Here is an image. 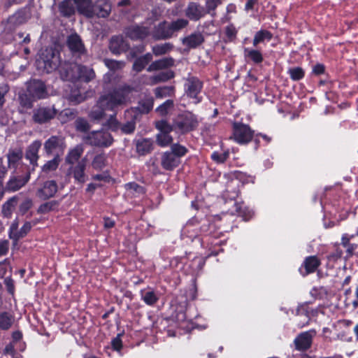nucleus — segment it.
<instances>
[{"label": "nucleus", "instance_id": "obj_13", "mask_svg": "<svg viewBox=\"0 0 358 358\" xmlns=\"http://www.w3.org/2000/svg\"><path fill=\"white\" fill-rule=\"evenodd\" d=\"M86 165L87 159L83 158L77 164L70 166L68 169V175L73 176L76 182L83 184L87 178L85 173Z\"/></svg>", "mask_w": 358, "mask_h": 358}, {"label": "nucleus", "instance_id": "obj_55", "mask_svg": "<svg viewBox=\"0 0 358 358\" xmlns=\"http://www.w3.org/2000/svg\"><path fill=\"white\" fill-rule=\"evenodd\" d=\"M228 156V152L218 153L215 152L212 154L211 157L215 162L217 163H223L227 160Z\"/></svg>", "mask_w": 358, "mask_h": 358}, {"label": "nucleus", "instance_id": "obj_23", "mask_svg": "<svg viewBox=\"0 0 358 358\" xmlns=\"http://www.w3.org/2000/svg\"><path fill=\"white\" fill-rule=\"evenodd\" d=\"M169 23L163 21L155 26L152 33V37L155 40H164L171 38V31Z\"/></svg>", "mask_w": 358, "mask_h": 358}, {"label": "nucleus", "instance_id": "obj_36", "mask_svg": "<svg viewBox=\"0 0 358 358\" xmlns=\"http://www.w3.org/2000/svg\"><path fill=\"white\" fill-rule=\"evenodd\" d=\"M189 24V22L186 19L180 18L175 21L169 23V29L171 31V37L176 32H178L182 29L185 28Z\"/></svg>", "mask_w": 358, "mask_h": 358}, {"label": "nucleus", "instance_id": "obj_48", "mask_svg": "<svg viewBox=\"0 0 358 358\" xmlns=\"http://www.w3.org/2000/svg\"><path fill=\"white\" fill-rule=\"evenodd\" d=\"M173 100L169 99L166 101L164 103L161 104L159 106H158L156 108V111L160 115H166L169 111L173 108Z\"/></svg>", "mask_w": 358, "mask_h": 358}, {"label": "nucleus", "instance_id": "obj_30", "mask_svg": "<svg viewBox=\"0 0 358 358\" xmlns=\"http://www.w3.org/2000/svg\"><path fill=\"white\" fill-rule=\"evenodd\" d=\"M174 64L175 60L172 57H164L152 62L148 67L147 71L151 72L164 69L174 66Z\"/></svg>", "mask_w": 358, "mask_h": 358}, {"label": "nucleus", "instance_id": "obj_64", "mask_svg": "<svg viewBox=\"0 0 358 358\" xmlns=\"http://www.w3.org/2000/svg\"><path fill=\"white\" fill-rule=\"evenodd\" d=\"M324 71V66L320 64H316L313 69V72L315 75H320V74L323 73Z\"/></svg>", "mask_w": 358, "mask_h": 358}, {"label": "nucleus", "instance_id": "obj_50", "mask_svg": "<svg viewBox=\"0 0 358 358\" xmlns=\"http://www.w3.org/2000/svg\"><path fill=\"white\" fill-rule=\"evenodd\" d=\"M18 198L15 196L8 199L3 205V212L4 215H8L10 214L12 209L15 207V206L17 203Z\"/></svg>", "mask_w": 358, "mask_h": 358}, {"label": "nucleus", "instance_id": "obj_54", "mask_svg": "<svg viewBox=\"0 0 358 358\" xmlns=\"http://www.w3.org/2000/svg\"><path fill=\"white\" fill-rule=\"evenodd\" d=\"M76 128L80 131H87L90 129V126L87 120L83 118H78L76 121Z\"/></svg>", "mask_w": 358, "mask_h": 358}, {"label": "nucleus", "instance_id": "obj_47", "mask_svg": "<svg viewBox=\"0 0 358 358\" xmlns=\"http://www.w3.org/2000/svg\"><path fill=\"white\" fill-rule=\"evenodd\" d=\"M141 297L143 301L150 306L155 304L158 300L157 296L152 291L141 292Z\"/></svg>", "mask_w": 358, "mask_h": 358}, {"label": "nucleus", "instance_id": "obj_21", "mask_svg": "<svg viewBox=\"0 0 358 358\" xmlns=\"http://www.w3.org/2000/svg\"><path fill=\"white\" fill-rule=\"evenodd\" d=\"M129 44L122 36H113L109 43L110 50L115 55L125 52L129 49Z\"/></svg>", "mask_w": 358, "mask_h": 358}, {"label": "nucleus", "instance_id": "obj_22", "mask_svg": "<svg viewBox=\"0 0 358 358\" xmlns=\"http://www.w3.org/2000/svg\"><path fill=\"white\" fill-rule=\"evenodd\" d=\"M321 262L317 256H309L305 258L301 266V272L303 275L314 273L320 266Z\"/></svg>", "mask_w": 358, "mask_h": 358}, {"label": "nucleus", "instance_id": "obj_49", "mask_svg": "<svg viewBox=\"0 0 358 358\" xmlns=\"http://www.w3.org/2000/svg\"><path fill=\"white\" fill-rule=\"evenodd\" d=\"M288 73L292 80H299L304 77V71L301 67H294L288 70Z\"/></svg>", "mask_w": 358, "mask_h": 358}, {"label": "nucleus", "instance_id": "obj_39", "mask_svg": "<svg viewBox=\"0 0 358 358\" xmlns=\"http://www.w3.org/2000/svg\"><path fill=\"white\" fill-rule=\"evenodd\" d=\"M272 34L267 30H260L257 31L253 38V45L256 47L259 43L264 40L270 41L272 38Z\"/></svg>", "mask_w": 358, "mask_h": 358}, {"label": "nucleus", "instance_id": "obj_11", "mask_svg": "<svg viewBox=\"0 0 358 358\" xmlns=\"http://www.w3.org/2000/svg\"><path fill=\"white\" fill-rule=\"evenodd\" d=\"M57 114L54 106H39L33 110L32 120L37 124H45L52 120Z\"/></svg>", "mask_w": 358, "mask_h": 358}, {"label": "nucleus", "instance_id": "obj_32", "mask_svg": "<svg viewBox=\"0 0 358 358\" xmlns=\"http://www.w3.org/2000/svg\"><path fill=\"white\" fill-rule=\"evenodd\" d=\"M73 0H64L59 4V10L61 14L64 17H70L76 12Z\"/></svg>", "mask_w": 358, "mask_h": 358}, {"label": "nucleus", "instance_id": "obj_17", "mask_svg": "<svg viewBox=\"0 0 358 358\" xmlns=\"http://www.w3.org/2000/svg\"><path fill=\"white\" fill-rule=\"evenodd\" d=\"M315 334V330L304 331L299 334L294 341L296 349L299 351H305L309 349L312 344L313 338Z\"/></svg>", "mask_w": 358, "mask_h": 358}, {"label": "nucleus", "instance_id": "obj_59", "mask_svg": "<svg viewBox=\"0 0 358 358\" xmlns=\"http://www.w3.org/2000/svg\"><path fill=\"white\" fill-rule=\"evenodd\" d=\"M121 335V334H118L111 341L112 347L115 350L119 351L122 347V342L120 338Z\"/></svg>", "mask_w": 358, "mask_h": 358}, {"label": "nucleus", "instance_id": "obj_26", "mask_svg": "<svg viewBox=\"0 0 358 358\" xmlns=\"http://www.w3.org/2000/svg\"><path fill=\"white\" fill-rule=\"evenodd\" d=\"M83 152L84 148L81 144L76 145L75 147L70 148L65 157V163L70 166L74 165L76 162L78 163Z\"/></svg>", "mask_w": 358, "mask_h": 358}, {"label": "nucleus", "instance_id": "obj_46", "mask_svg": "<svg viewBox=\"0 0 358 358\" xmlns=\"http://www.w3.org/2000/svg\"><path fill=\"white\" fill-rule=\"evenodd\" d=\"M57 206L58 203L55 201H48L41 204L38 207L37 212L38 213L45 214L54 210L56 207H57Z\"/></svg>", "mask_w": 358, "mask_h": 358}, {"label": "nucleus", "instance_id": "obj_62", "mask_svg": "<svg viewBox=\"0 0 358 358\" xmlns=\"http://www.w3.org/2000/svg\"><path fill=\"white\" fill-rule=\"evenodd\" d=\"M221 3V0H207L206 1V8L208 11L210 12L211 10H215L217 6Z\"/></svg>", "mask_w": 358, "mask_h": 358}, {"label": "nucleus", "instance_id": "obj_35", "mask_svg": "<svg viewBox=\"0 0 358 358\" xmlns=\"http://www.w3.org/2000/svg\"><path fill=\"white\" fill-rule=\"evenodd\" d=\"M61 162L60 154L57 153L55 155L53 159L48 161L43 166L42 171L44 173H50L55 171Z\"/></svg>", "mask_w": 358, "mask_h": 358}, {"label": "nucleus", "instance_id": "obj_15", "mask_svg": "<svg viewBox=\"0 0 358 358\" xmlns=\"http://www.w3.org/2000/svg\"><path fill=\"white\" fill-rule=\"evenodd\" d=\"M124 34L131 40H143L150 34V30L143 25L133 24L126 27Z\"/></svg>", "mask_w": 358, "mask_h": 358}, {"label": "nucleus", "instance_id": "obj_4", "mask_svg": "<svg viewBox=\"0 0 358 358\" xmlns=\"http://www.w3.org/2000/svg\"><path fill=\"white\" fill-rule=\"evenodd\" d=\"M187 152V149L178 143L173 144L170 150L166 151L161 156V166L166 171H172L181 162V157Z\"/></svg>", "mask_w": 358, "mask_h": 358}, {"label": "nucleus", "instance_id": "obj_45", "mask_svg": "<svg viewBox=\"0 0 358 358\" xmlns=\"http://www.w3.org/2000/svg\"><path fill=\"white\" fill-rule=\"evenodd\" d=\"M105 65L112 71H117L123 69L125 62L123 61H117L114 59H106L104 60Z\"/></svg>", "mask_w": 358, "mask_h": 358}, {"label": "nucleus", "instance_id": "obj_37", "mask_svg": "<svg viewBox=\"0 0 358 358\" xmlns=\"http://www.w3.org/2000/svg\"><path fill=\"white\" fill-rule=\"evenodd\" d=\"M14 322L13 317L7 312L0 313V329L3 330L9 329Z\"/></svg>", "mask_w": 358, "mask_h": 358}, {"label": "nucleus", "instance_id": "obj_3", "mask_svg": "<svg viewBox=\"0 0 358 358\" xmlns=\"http://www.w3.org/2000/svg\"><path fill=\"white\" fill-rule=\"evenodd\" d=\"M59 52L53 47L41 49L36 60V66L42 73H50L61 66Z\"/></svg>", "mask_w": 358, "mask_h": 358}, {"label": "nucleus", "instance_id": "obj_5", "mask_svg": "<svg viewBox=\"0 0 358 358\" xmlns=\"http://www.w3.org/2000/svg\"><path fill=\"white\" fill-rule=\"evenodd\" d=\"M202 89L203 82L199 78L189 75L185 78V92L186 95L193 100L194 103L201 102Z\"/></svg>", "mask_w": 358, "mask_h": 358}, {"label": "nucleus", "instance_id": "obj_60", "mask_svg": "<svg viewBox=\"0 0 358 358\" xmlns=\"http://www.w3.org/2000/svg\"><path fill=\"white\" fill-rule=\"evenodd\" d=\"M9 250V242L8 240H0V257L6 255Z\"/></svg>", "mask_w": 358, "mask_h": 358}, {"label": "nucleus", "instance_id": "obj_56", "mask_svg": "<svg viewBox=\"0 0 358 358\" xmlns=\"http://www.w3.org/2000/svg\"><path fill=\"white\" fill-rule=\"evenodd\" d=\"M9 87L6 84L0 85V108H2L5 103V95L8 92Z\"/></svg>", "mask_w": 358, "mask_h": 358}, {"label": "nucleus", "instance_id": "obj_7", "mask_svg": "<svg viewBox=\"0 0 358 358\" xmlns=\"http://www.w3.org/2000/svg\"><path fill=\"white\" fill-rule=\"evenodd\" d=\"M155 127L159 131L156 136V142L161 147H166L171 144L173 138L170 135L174 128L167 121L162 120L155 122Z\"/></svg>", "mask_w": 358, "mask_h": 358}, {"label": "nucleus", "instance_id": "obj_27", "mask_svg": "<svg viewBox=\"0 0 358 358\" xmlns=\"http://www.w3.org/2000/svg\"><path fill=\"white\" fill-rule=\"evenodd\" d=\"M204 41V37L200 32H194L182 39V45L188 48H196Z\"/></svg>", "mask_w": 358, "mask_h": 358}, {"label": "nucleus", "instance_id": "obj_16", "mask_svg": "<svg viewBox=\"0 0 358 358\" xmlns=\"http://www.w3.org/2000/svg\"><path fill=\"white\" fill-rule=\"evenodd\" d=\"M125 122L120 126V129L123 134H133L136 129V122L139 117L135 109H127L124 112Z\"/></svg>", "mask_w": 358, "mask_h": 358}, {"label": "nucleus", "instance_id": "obj_63", "mask_svg": "<svg viewBox=\"0 0 358 358\" xmlns=\"http://www.w3.org/2000/svg\"><path fill=\"white\" fill-rule=\"evenodd\" d=\"M76 115V112L71 109H65L61 113L62 117H66L68 120L73 119Z\"/></svg>", "mask_w": 358, "mask_h": 358}, {"label": "nucleus", "instance_id": "obj_8", "mask_svg": "<svg viewBox=\"0 0 358 358\" xmlns=\"http://www.w3.org/2000/svg\"><path fill=\"white\" fill-rule=\"evenodd\" d=\"M87 140L90 145L97 147H108L113 142L110 133L106 130L94 131L90 133Z\"/></svg>", "mask_w": 358, "mask_h": 358}, {"label": "nucleus", "instance_id": "obj_43", "mask_svg": "<svg viewBox=\"0 0 358 358\" xmlns=\"http://www.w3.org/2000/svg\"><path fill=\"white\" fill-rule=\"evenodd\" d=\"M27 16L24 11H19L8 18V22L13 25H19L27 20Z\"/></svg>", "mask_w": 358, "mask_h": 358}, {"label": "nucleus", "instance_id": "obj_10", "mask_svg": "<svg viewBox=\"0 0 358 358\" xmlns=\"http://www.w3.org/2000/svg\"><path fill=\"white\" fill-rule=\"evenodd\" d=\"M66 43L73 57L80 58L82 56L86 55L87 50L85 45L78 34L73 33L68 36Z\"/></svg>", "mask_w": 358, "mask_h": 358}, {"label": "nucleus", "instance_id": "obj_57", "mask_svg": "<svg viewBox=\"0 0 358 358\" xmlns=\"http://www.w3.org/2000/svg\"><path fill=\"white\" fill-rule=\"evenodd\" d=\"M32 206V201L30 199H25L20 206L19 210L22 214L26 213Z\"/></svg>", "mask_w": 358, "mask_h": 358}, {"label": "nucleus", "instance_id": "obj_9", "mask_svg": "<svg viewBox=\"0 0 358 358\" xmlns=\"http://www.w3.org/2000/svg\"><path fill=\"white\" fill-rule=\"evenodd\" d=\"M66 147L65 138L62 136H52L44 143V150L47 156L57 153L61 155Z\"/></svg>", "mask_w": 358, "mask_h": 358}, {"label": "nucleus", "instance_id": "obj_20", "mask_svg": "<svg viewBox=\"0 0 358 358\" xmlns=\"http://www.w3.org/2000/svg\"><path fill=\"white\" fill-rule=\"evenodd\" d=\"M111 12V4L109 0H96L93 3L92 13L93 17H107Z\"/></svg>", "mask_w": 358, "mask_h": 358}, {"label": "nucleus", "instance_id": "obj_12", "mask_svg": "<svg viewBox=\"0 0 358 358\" xmlns=\"http://www.w3.org/2000/svg\"><path fill=\"white\" fill-rule=\"evenodd\" d=\"M233 137L237 143L245 144L252 140L253 131L249 126L242 123L235 122L233 125Z\"/></svg>", "mask_w": 358, "mask_h": 358}, {"label": "nucleus", "instance_id": "obj_19", "mask_svg": "<svg viewBox=\"0 0 358 358\" xmlns=\"http://www.w3.org/2000/svg\"><path fill=\"white\" fill-rule=\"evenodd\" d=\"M29 178V173L21 176H11L6 184L5 191L8 192H14L20 189L28 182Z\"/></svg>", "mask_w": 358, "mask_h": 358}, {"label": "nucleus", "instance_id": "obj_44", "mask_svg": "<svg viewBox=\"0 0 358 358\" xmlns=\"http://www.w3.org/2000/svg\"><path fill=\"white\" fill-rule=\"evenodd\" d=\"M85 99L86 96L78 90H72L68 97L69 101L74 105L84 101Z\"/></svg>", "mask_w": 358, "mask_h": 358}, {"label": "nucleus", "instance_id": "obj_58", "mask_svg": "<svg viewBox=\"0 0 358 358\" xmlns=\"http://www.w3.org/2000/svg\"><path fill=\"white\" fill-rule=\"evenodd\" d=\"M4 284L6 287L7 291L12 295L15 292L14 280L10 277H7L4 280Z\"/></svg>", "mask_w": 358, "mask_h": 358}, {"label": "nucleus", "instance_id": "obj_61", "mask_svg": "<svg viewBox=\"0 0 358 358\" xmlns=\"http://www.w3.org/2000/svg\"><path fill=\"white\" fill-rule=\"evenodd\" d=\"M128 190L134 191L138 193H143V188L135 182H131L126 185Z\"/></svg>", "mask_w": 358, "mask_h": 358}, {"label": "nucleus", "instance_id": "obj_34", "mask_svg": "<svg viewBox=\"0 0 358 358\" xmlns=\"http://www.w3.org/2000/svg\"><path fill=\"white\" fill-rule=\"evenodd\" d=\"M173 49V45L171 43L157 44L152 48L153 54L158 57L170 52Z\"/></svg>", "mask_w": 358, "mask_h": 358}, {"label": "nucleus", "instance_id": "obj_18", "mask_svg": "<svg viewBox=\"0 0 358 358\" xmlns=\"http://www.w3.org/2000/svg\"><path fill=\"white\" fill-rule=\"evenodd\" d=\"M57 192V182L55 180H47L37 189L36 195L41 200H46L54 196Z\"/></svg>", "mask_w": 358, "mask_h": 358}, {"label": "nucleus", "instance_id": "obj_31", "mask_svg": "<svg viewBox=\"0 0 358 358\" xmlns=\"http://www.w3.org/2000/svg\"><path fill=\"white\" fill-rule=\"evenodd\" d=\"M136 152L141 155L148 154L152 150V142L150 139L143 138L136 143Z\"/></svg>", "mask_w": 358, "mask_h": 358}, {"label": "nucleus", "instance_id": "obj_51", "mask_svg": "<svg viewBox=\"0 0 358 358\" xmlns=\"http://www.w3.org/2000/svg\"><path fill=\"white\" fill-rule=\"evenodd\" d=\"M106 156L104 154H99L94 157L92 166L95 169H101L105 166Z\"/></svg>", "mask_w": 358, "mask_h": 358}, {"label": "nucleus", "instance_id": "obj_52", "mask_svg": "<svg viewBox=\"0 0 358 358\" xmlns=\"http://www.w3.org/2000/svg\"><path fill=\"white\" fill-rule=\"evenodd\" d=\"M173 90V88L172 87H157L155 90V94L157 98H163L170 96Z\"/></svg>", "mask_w": 358, "mask_h": 358}, {"label": "nucleus", "instance_id": "obj_33", "mask_svg": "<svg viewBox=\"0 0 358 358\" xmlns=\"http://www.w3.org/2000/svg\"><path fill=\"white\" fill-rule=\"evenodd\" d=\"M152 55L151 53H147L141 57H138L133 64V70L136 72L141 71L145 66L151 62Z\"/></svg>", "mask_w": 358, "mask_h": 358}, {"label": "nucleus", "instance_id": "obj_38", "mask_svg": "<svg viewBox=\"0 0 358 358\" xmlns=\"http://www.w3.org/2000/svg\"><path fill=\"white\" fill-rule=\"evenodd\" d=\"M244 55L256 64H259L263 61L262 53L257 50L245 48Z\"/></svg>", "mask_w": 358, "mask_h": 358}, {"label": "nucleus", "instance_id": "obj_41", "mask_svg": "<svg viewBox=\"0 0 358 358\" xmlns=\"http://www.w3.org/2000/svg\"><path fill=\"white\" fill-rule=\"evenodd\" d=\"M22 152L19 150H10L7 155L9 166H15V164L22 159Z\"/></svg>", "mask_w": 358, "mask_h": 358}, {"label": "nucleus", "instance_id": "obj_2", "mask_svg": "<svg viewBox=\"0 0 358 358\" xmlns=\"http://www.w3.org/2000/svg\"><path fill=\"white\" fill-rule=\"evenodd\" d=\"M59 72L62 79L71 82L83 80L85 83H89L96 76L92 68L76 63H65L61 66Z\"/></svg>", "mask_w": 358, "mask_h": 358}, {"label": "nucleus", "instance_id": "obj_28", "mask_svg": "<svg viewBox=\"0 0 358 358\" xmlns=\"http://www.w3.org/2000/svg\"><path fill=\"white\" fill-rule=\"evenodd\" d=\"M78 12L87 17H93V3L91 0H73Z\"/></svg>", "mask_w": 358, "mask_h": 358}, {"label": "nucleus", "instance_id": "obj_24", "mask_svg": "<svg viewBox=\"0 0 358 358\" xmlns=\"http://www.w3.org/2000/svg\"><path fill=\"white\" fill-rule=\"evenodd\" d=\"M154 99L150 95H145L138 101V106L131 108L130 109H135L137 116L140 117L141 114L148 113L153 108Z\"/></svg>", "mask_w": 358, "mask_h": 358}, {"label": "nucleus", "instance_id": "obj_6", "mask_svg": "<svg viewBox=\"0 0 358 358\" xmlns=\"http://www.w3.org/2000/svg\"><path fill=\"white\" fill-rule=\"evenodd\" d=\"M198 125L196 117L190 112L179 115L172 125L175 130L181 133H186L194 130Z\"/></svg>", "mask_w": 358, "mask_h": 358}, {"label": "nucleus", "instance_id": "obj_14", "mask_svg": "<svg viewBox=\"0 0 358 358\" xmlns=\"http://www.w3.org/2000/svg\"><path fill=\"white\" fill-rule=\"evenodd\" d=\"M27 92L34 99H42L48 96L45 83L39 80H33L27 84Z\"/></svg>", "mask_w": 358, "mask_h": 358}, {"label": "nucleus", "instance_id": "obj_29", "mask_svg": "<svg viewBox=\"0 0 358 358\" xmlns=\"http://www.w3.org/2000/svg\"><path fill=\"white\" fill-rule=\"evenodd\" d=\"M41 147L40 141H34L27 148L26 151V158L29 160L33 166L37 165V161L39 158L38 151Z\"/></svg>", "mask_w": 358, "mask_h": 358}, {"label": "nucleus", "instance_id": "obj_53", "mask_svg": "<svg viewBox=\"0 0 358 358\" xmlns=\"http://www.w3.org/2000/svg\"><path fill=\"white\" fill-rule=\"evenodd\" d=\"M19 100L21 106L23 107L27 108H30L32 107V100L29 96V95L26 94H20L19 95Z\"/></svg>", "mask_w": 358, "mask_h": 358}, {"label": "nucleus", "instance_id": "obj_40", "mask_svg": "<svg viewBox=\"0 0 358 358\" xmlns=\"http://www.w3.org/2000/svg\"><path fill=\"white\" fill-rule=\"evenodd\" d=\"M174 77V73L171 71L166 72H162L156 76H153L150 78L151 83L152 85L157 84L160 82L167 81Z\"/></svg>", "mask_w": 358, "mask_h": 358}, {"label": "nucleus", "instance_id": "obj_25", "mask_svg": "<svg viewBox=\"0 0 358 358\" xmlns=\"http://www.w3.org/2000/svg\"><path fill=\"white\" fill-rule=\"evenodd\" d=\"M185 13V15L192 21H197L205 15L203 8L195 2L189 3Z\"/></svg>", "mask_w": 358, "mask_h": 358}, {"label": "nucleus", "instance_id": "obj_42", "mask_svg": "<svg viewBox=\"0 0 358 358\" xmlns=\"http://www.w3.org/2000/svg\"><path fill=\"white\" fill-rule=\"evenodd\" d=\"M31 224L29 222H27L24 223V224L21 227V229L19 230L18 232L16 233H9V237L11 239H14L15 241L19 240L20 238H23L25 236L27 233L31 230Z\"/></svg>", "mask_w": 358, "mask_h": 358}, {"label": "nucleus", "instance_id": "obj_1", "mask_svg": "<svg viewBox=\"0 0 358 358\" xmlns=\"http://www.w3.org/2000/svg\"><path fill=\"white\" fill-rule=\"evenodd\" d=\"M137 90L129 85H123L113 90L109 93L101 96L96 106L90 113V117L93 120H101L105 116V110L116 111L120 108L131 102L132 93Z\"/></svg>", "mask_w": 358, "mask_h": 358}]
</instances>
